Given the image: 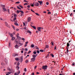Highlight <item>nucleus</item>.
Listing matches in <instances>:
<instances>
[{
    "mask_svg": "<svg viewBox=\"0 0 75 75\" xmlns=\"http://www.w3.org/2000/svg\"><path fill=\"white\" fill-rule=\"evenodd\" d=\"M47 67H48V66L47 65H43L42 67V69H47Z\"/></svg>",
    "mask_w": 75,
    "mask_h": 75,
    "instance_id": "obj_1",
    "label": "nucleus"
},
{
    "mask_svg": "<svg viewBox=\"0 0 75 75\" xmlns=\"http://www.w3.org/2000/svg\"><path fill=\"white\" fill-rule=\"evenodd\" d=\"M31 18L30 17H29L27 18V20L28 22H30L31 21Z\"/></svg>",
    "mask_w": 75,
    "mask_h": 75,
    "instance_id": "obj_2",
    "label": "nucleus"
},
{
    "mask_svg": "<svg viewBox=\"0 0 75 75\" xmlns=\"http://www.w3.org/2000/svg\"><path fill=\"white\" fill-rule=\"evenodd\" d=\"M35 58L33 57V58H32L31 59V61L32 62H34V61H35Z\"/></svg>",
    "mask_w": 75,
    "mask_h": 75,
    "instance_id": "obj_3",
    "label": "nucleus"
},
{
    "mask_svg": "<svg viewBox=\"0 0 75 75\" xmlns=\"http://www.w3.org/2000/svg\"><path fill=\"white\" fill-rule=\"evenodd\" d=\"M14 23H14V24H15V25H17V26H18V23H17V21H14Z\"/></svg>",
    "mask_w": 75,
    "mask_h": 75,
    "instance_id": "obj_4",
    "label": "nucleus"
},
{
    "mask_svg": "<svg viewBox=\"0 0 75 75\" xmlns=\"http://www.w3.org/2000/svg\"><path fill=\"white\" fill-rule=\"evenodd\" d=\"M2 9L4 12V11H7V9H6V8H2Z\"/></svg>",
    "mask_w": 75,
    "mask_h": 75,
    "instance_id": "obj_5",
    "label": "nucleus"
},
{
    "mask_svg": "<svg viewBox=\"0 0 75 75\" xmlns=\"http://www.w3.org/2000/svg\"><path fill=\"white\" fill-rule=\"evenodd\" d=\"M38 55L37 54H36V55L33 54L32 55V57H33V58H35L36 57H37Z\"/></svg>",
    "mask_w": 75,
    "mask_h": 75,
    "instance_id": "obj_6",
    "label": "nucleus"
},
{
    "mask_svg": "<svg viewBox=\"0 0 75 75\" xmlns=\"http://www.w3.org/2000/svg\"><path fill=\"white\" fill-rule=\"evenodd\" d=\"M18 45H19V46H22V45H23V44L22 43L19 42L18 43Z\"/></svg>",
    "mask_w": 75,
    "mask_h": 75,
    "instance_id": "obj_7",
    "label": "nucleus"
},
{
    "mask_svg": "<svg viewBox=\"0 0 75 75\" xmlns=\"http://www.w3.org/2000/svg\"><path fill=\"white\" fill-rule=\"evenodd\" d=\"M8 34L9 35H10L11 37H14L13 35V34H12L11 33H9Z\"/></svg>",
    "mask_w": 75,
    "mask_h": 75,
    "instance_id": "obj_8",
    "label": "nucleus"
},
{
    "mask_svg": "<svg viewBox=\"0 0 75 75\" xmlns=\"http://www.w3.org/2000/svg\"><path fill=\"white\" fill-rule=\"evenodd\" d=\"M41 27H39L37 28V29L39 31H41Z\"/></svg>",
    "mask_w": 75,
    "mask_h": 75,
    "instance_id": "obj_9",
    "label": "nucleus"
},
{
    "mask_svg": "<svg viewBox=\"0 0 75 75\" xmlns=\"http://www.w3.org/2000/svg\"><path fill=\"white\" fill-rule=\"evenodd\" d=\"M38 2L40 3V5H42V1H38Z\"/></svg>",
    "mask_w": 75,
    "mask_h": 75,
    "instance_id": "obj_10",
    "label": "nucleus"
},
{
    "mask_svg": "<svg viewBox=\"0 0 75 75\" xmlns=\"http://www.w3.org/2000/svg\"><path fill=\"white\" fill-rule=\"evenodd\" d=\"M35 6H39V3H38V2L35 3Z\"/></svg>",
    "mask_w": 75,
    "mask_h": 75,
    "instance_id": "obj_11",
    "label": "nucleus"
},
{
    "mask_svg": "<svg viewBox=\"0 0 75 75\" xmlns=\"http://www.w3.org/2000/svg\"><path fill=\"white\" fill-rule=\"evenodd\" d=\"M27 32L28 33H29L30 35H31V32L30 31L28 30L27 31Z\"/></svg>",
    "mask_w": 75,
    "mask_h": 75,
    "instance_id": "obj_12",
    "label": "nucleus"
},
{
    "mask_svg": "<svg viewBox=\"0 0 75 75\" xmlns=\"http://www.w3.org/2000/svg\"><path fill=\"white\" fill-rule=\"evenodd\" d=\"M15 47L17 49V48H18L19 46H18V45H16L15 46Z\"/></svg>",
    "mask_w": 75,
    "mask_h": 75,
    "instance_id": "obj_13",
    "label": "nucleus"
},
{
    "mask_svg": "<svg viewBox=\"0 0 75 75\" xmlns=\"http://www.w3.org/2000/svg\"><path fill=\"white\" fill-rule=\"evenodd\" d=\"M16 37L17 38H18V39H19V40H20L21 39V38L20 36H17Z\"/></svg>",
    "mask_w": 75,
    "mask_h": 75,
    "instance_id": "obj_14",
    "label": "nucleus"
},
{
    "mask_svg": "<svg viewBox=\"0 0 75 75\" xmlns=\"http://www.w3.org/2000/svg\"><path fill=\"white\" fill-rule=\"evenodd\" d=\"M20 60H21V61H20L21 62H22L23 61V57L22 56L21 57Z\"/></svg>",
    "mask_w": 75,
    "mask_h": 75,
    "instance_id": "obj_15",
    "label": "nucleus"
},
{
    "mask_svg": "<svg viewBox=\"0 0 75 75\" xmlns=\"http://www.w3.org/2000/svg\"><path fill=\"white\" fill-rule=\"evenodd\" d=\"M5 23L6 24V26H7V27H9V25H8V24H7V23L6 22H5Z\"/></svg>",
    "mask_w": 75,
    "mask_h": 75,
    "instance_id": "obj_16",
    "label": "nucleus"
},
{
    "mask_svg": "<svg viewBox=\"0 0 75 75\" xmlns=\"http://www.w3.org/2000/svg\"><path fill=\"white\" fill-rule=\"evenodd\" d=\"M15 60L16 61H18V60H20V59L18 58H15Z\"/></svg>",
    "mask_w": 75,
    "mask_h": 75,
    "instance_id": "obj_17",
    "label": "nucleus"
},
{
    "mask_svg": "<svg viewBox=\"0 0 75 75\" xmlns=\"http://www.w3.org/2000/svg\"><path fill=\"white\" fill-rule=\"evenodd\" d=\"M16 68L17 69H19L20 67H19V65H17L16 67Z\"/></svg>",
    "mask_w": 75,
    "mask_h": 75,
    "instance_id": "obj_18",
    "label": "nucleus"
},
{
    "mask_svg": "<svg viewBox=\"0 0 75 75\" xmlns=\"http://www.w3.org/2000/svg\"><path fill=\"white\" fill-rule=\"evenodd\" d=\"M45 48H49V46L48 45H45Z\"/></svg>",
    "mask_w": 75,
    "mask_h": 75,
    "instance_id": "obj_19",
    "label": "nucleus"
},
{
    "mask_svg": "<svg viewBox=\"0 0 75 75\" xmlns=\"http://www.w3.org/2000/svg\"><path fill=\"white\" fill-rule=\"evenodd\" d=\"M33 28L35 29V30H36V27L34 26H32Z\"/></svg>",
    "mask_w": 75,
    "mask_h": 75,
    "instance_id": "obj_20",
    "label": "nucleus"
},
{
    "mask_svg": "<svg viewBox=\"0 0 75 75\" xmlns=\"http://www.w3.org/2000/svg\"><path fill=\"white\" fill-rule=\"evenodd\" d=\"M11 26L13 28V29H14V30H16V29H15V27H14V25H12Z\"/></svg>",
    "mask_w": 75,
    "mask_h": 75,
    "instance_id": "obj_21",
    "label": "nucleus"
},
{
    "mask_svg": "<svg viewBox=\"0 0 75 75\" xmlns=\"http://www.w3.org/2000/svg\"><path fill=\"white\" fill-rule=\"evenodd\" d=\"M1 7H3V8H5V5H1Z\"/></svg>",
    "mask_w": 75,
    "mask_h": 75,
    "instance_id": "obj_22",
    "label": "nucleus"
},
{
    "mask_svg": "<svg viewBox=\"0 0 75 75\" xmlns=\"http://www.w3.org/2000/svg\"><path fill=\"white\" fill-rule=\"evenodd\" d=\"M11 40H12V41H14V40H15V38L12 37V38L11 39Z\"/></svg>",
    "mask_w": 75,
    "mask_h": 75,
    "instance_id": "obj_23",
    "label": "nucleus"
},
{
    "mask_svg": "<svg viewBox=\"0 0 75 75\" xmlns=\"http://www.w3.org/2000/svg\"><path fill=\"white\" fill-rule=\"evenodd\" d=\"M8 13L9 14H10V10H9V9H7Z\"/></svg>",
    "mask_w": 75,
    "mask_h": 75,
    "instance_id": "obj_24",
    "label": "nucleus"
},
{
    "mask_svg": "<svg viewBox=\"0 0 75 75\" xmlns=\"http://www.w3.org/2000/svg\"><path fill=\"white\" fill-rule=\"evenodd\" d=\"M19 7H21V8H23V6H22L21 5H19Z\"/></svg>",
    "mask_w": 75,
    "mask_h": 75,
    "instance_id": "obj_25",
    "label": "nucleus"
},
{
    "mask_svg": "<svg viewBox=\"0 0 75 75\" xmlns=\"http://www.w3.org/2000/svg\"><path fill=\"white\" fill-rule=\"evenodd\" d=\"M40 52H44V50H40Z\"/></svg>",
    "mask_w": 75,
    "mask_h": 75,
    "instance_id": "obj_26",
    "label": "nucleus"
},
{
    "mask_svg": "<svg viewBox=\"0 0 75 75\" xmlns=\"http://www.w3.org/2000/svg\"><path fill=\"white\" fill-rule=\"evenodd\" d=\"M11 45V42H10L9 43V45H8L9 47H10Z\"/></svg>",
    "mask_w": 75,
    "mask_h": 75,
    "instance_id": "obj_27",
    "label": "nucleus"
},
{
    "mask_svg": "<svg viewBox=\"0 0 75 75\" xmlns=\"http://www.w3.org/2000/svg\"><path fill=\"white\" fill-rule=\"evenodd\" d=\"M33 54H34L35 55L37 54V52L35 51L33 52Z\"/></svg>",
    "mask_w": 75,
    "mask_h": 75,
    "instance_id": "obj_28",
    "label": "nucleus"
},
{
    "mask_svg": "<svg viewBox=\"0 0 75 75\" xmlns=\"http://www.w3.org/2000/svg\"><path fill=\"white\" fill-rule=\"evenodd\" d=\"M20 12H21V13L22 14L24 13V12H23V11H22L20 10Z\"/></svg>",
    "mask_w": 75,
    "mask_h": 75,
    "instance_id": "obj_29",
    "label": "nucleus"
},
{
    "mask_svg": "<svg viewBox=\"0 0 75 75\" xmlns=\"http://www.w3.org/2000/svg\"><path fill=\"white\" fill-rule=\"evenodd\" d=\"M31 47H32V48H34V45H31Z\"/></svg>",
    "mask_w": 75,
    "mask_h": 75,
    "instance_id": "obj_30",
    "label": "nucleus"
},
{
    "mask_svg": "<svg viewBox=\"0 0 75 75\" xmlns=\"http://www.w3.org/2000/svg\"><path fill=\"white\" fill-rule=\"evenodd\" d=\"M35 14L37 15V16H40V14H39L38 13H35Z\"/></svg>",
    "mask_w": 75,
    "mask_h": 75,
    "instance_id": "obj_31",
    "label": "nucleus"
},
{
    "mask_svg": "<svg viewBox=\"0 0 75 75\" xmlns=\"http://www.w3.org/2000/svg\"><path fill=\"white\" fill-rule=\"evenodd\" d=\"M21 39L22 40H23V41H25V39L24 38H22Z\"/></svg>",
    "mask_w": 75,
    "mask_h": 75,
    "instance_id": "obj_32",
    "label": "nucleus"
},
{
    "mask_svg": "<svg viewBox=\"0 0 75 75\" xmlns=\"http://www.w3.org/2000/svg\"><path fill=\"white\" fill-rule=\"evenodd\" d=\"M25 62L26 63H28V60H26V61H25Z\"/></svg>",
    "mask_w": 75,
    "mask_h": 75,
    "instance_id": "obj_33",
    "label": "nucleus"
},
{
    "mask_svg": "<svg viewBox=\"0 0 75 75\" xmlns=\"http://www.w3.org/2000/svg\"><path fill=\"white\" fill-rule=\"evenodd\" d=\"M5 61L6 64H7V60H6V59H5Z\"/></svg>",
    "mask_w": 75,
    "mask_h": 75,
    "instance_id": "obj_34",
    "label": "nucleus"
},
{
    "mask_svg": "<svg viewBox=\"0 0 75 75\" xmlns=\"http://www.w3.org/2000/svg\"><path fill=\"white\" fill-rule=\"evenodd\" d=\"M20 73V71H19L18 72V74L17 75H19V74Z\"/></svg>",
    "mask_w": 75,
    "mask_h": 75,
    "instance_id": "obj_35",
    "label": "nucleus"
},
{
    "mask_svg": "<svg viewBox=\"0 0 75 75\" xmlns=\"http://www.w3.org/2000/svg\"><path fill=\"white\" fill-rule=\"evenodd\" d=\"M15 4H20V2H19V1L15 3Z\"/></svg>",
    "mask_w": 75,
    "mask_h": 75,
    "instance_id": "obj_36",
    "label": "nucleus"
},
{
    "mask_svg": "<svg viewBox=\"0 0 75 75\" xmlns=\"http://www.w3.org/2000/svg\"><path fill=\"white\" fill-rule=\"evenodd\" d=\"M30 4L32 7H34V4Z\"/></svg>",
    "mask_w": 75,
    "mask_h": 75,
    "instance_id": "obj_37",
    "label": "nucleus"
},
{
    "mask_svg": "<svg viewBox=\"0 0 75 75\" xmlns=\"http://www.w3.org/2000/svg\"><path fill=\"white\" fill-rule=\"evenodd\" d=\"M75 62H74L72 64V65H73V66L75 65Z\"/></svg>",
    "mask_w": 75,
    "mask_h": 75,
    "instance_id": "obj_38",
    "label": "nucleus"
},
{
    "mask_svg": "<svg viewBox=\"0 0 75 75\" xmlns=\"http://www.w3.org/2000/svg\"><path fill=\"white\" fill-rule=\"evenodd\" d=\"M20 11H19L18 10H17V13H20Z\"/></svg>",
    "mask_w": 75,
    "mask_h": 75,
    "instance_id": "obj_39",
    "label": "nucleus"
},
{
    "mask_svg": "<svg viewBox=\"0 0 75 75\" xmlns=\"http://www.w3.org/2000/svg\"><path fill=\"white\" fill-rule=\"evenodd\" d=\"M67 47H69V44H68V43H67Z\"/></svg>",
    "mask_w": 75,
    "mask_h": 75,
    "instance_id": "obj_40",
    "label": "nucleus"
},
{
    "mask_svg": "<svg viewBox=\"0 0 75 75\" xmlns=\"http://www.w3.org/2000/svg\"><path fill=\"white\" fill-rule=\"evenodd\" d=\"M16 20V17H15L14 18H13V21H15Z\"/></svg>",
    "mask_w": 75,
    "mask_h": 75,
    "instance_id": "obj_41",
    "label": "nucleus"
},
{
    "mask_svg": "<svg viewBox=\"0 0 75 75\" xmlns=\"http://www.w3.org/2000/svg\"><path fill=\"white\" fill-rule=\"evenodd\" d=\"M51 55L52 57H53V58L54 57V55H53V54H51Z\"/></svg>",
    "mask_w": 75,
    "mask_h": 75,
    "instance_id": "obj_42",
    "label": "nucleus"
},
{
    "mask_svg": "<svg viewBox=\"0 0 75 75\" xmlns=\"http://www.w3.org/2000/svg\"><path fill=\"white\" fill-rule=\"evenodd\" d=\"M13 57H16V54H13Z\"/></svg>",
    "mask_w": 75,
    "mask_h": 75,
    "instance_id": "obj_43",
    "label": "nucleus"
},
{
    "mask_svg": "<svg viewBox=\"0 0 75 75\" xmlns=\"http://www.w3.org/2000/svg\"><path fill=\"white\" fill-rule=\"evenodd\" d=\"M24 71L25 72H26V71H27V69H26V68L24 69Z\"/></svg>",
    "mask_w": 75,
    "mask_h": 75,
    "instance_id": "obj_44",
    "label": "nucleus"
},
{
    "mask_svg": "<svg viewBox=\"0 0 75 75\" xmlns=\"http://www.w3.org/2000/svg\"><path fill=\"white\" fill-rule=\"evenodd\" d=\"M30 52H31V51H29V52H28V54H29Z\"/></svg>",
    "mask_w": 75,
    "mask_h": 75,
    "instance_id": "obj_45",
    "label": "nucleus"
},
{
    "mask_svg": "<svg viewBox=\"0 0 75 75\" xmlns=\"http://www.w3.org/2000/svg\"><path fill=\"white\" fill-rule=\"evenodd\" d=\"M27 4H28L27 3H25L24 4V5L25 6V5H27Z\"/></svg>",
    "mask_w": 75,
    "mask_h": 75,
    "instance_id": "obj_46",
    "label": "nucleus"
},
{
    "mask_svg": "<svg viewBox=\"0 0 75 75\" xmlns=\"http://www.w3.org/2000/svg\"><path fill=\"white\" fill-rule=\"evenodd\" d=\"M37 53H38V54H39V53H40V51L39 50L37 51Z\"/></svg>",
    "mask_w": 75,
    "mask_h": 75,
    "instance_id": "obj_47",
    "label": "nucleus"
},
{
    "mask_svg": "<svg viewBox=\"0 0 75 75\" xmlns=\"http://www.w3.org/2000/svg\"><path fill=\"white\" fill-rule=\"evenodd\" d=\"M51 43L52 44V45L53 46H54V43L52 42Z\"/></svg>",
    "mask_w": 75,
    "mask_h": 75,
    "instance_id": "obj_48",
    "label": "nucleus"
},
{
    "mask_svg": "<svg viewBox=\"0 0 75 75\" xmlns=\"http://www.w3.org/2000/svg\"><path fill=\"white\" fill-rule=\"evenodd\" d=\"M17 8H18V9H20V8L18 6H17Z\"/></svg>",
    "mask_w": 75,
    "mask_h": 75,
    "instance_id": "obj_49",
    "label": "nucleus"
},
{
    "mask_svg": "<svg viewBox=\"0 0 75 75\" xmlns=\"http://www.w3.org/2000/svg\"><path fill=\"white\" fill-rule=\"evenodd\" d=\"M24 2H26L27 3H28V1H27L25 0H24Z\"/></svg>",
    "mask_w": 75,
    "mask_h": 75,
    "instance_id": "obj_50",
    "label": "nucleus"
},
{
    "mask_svg": "<svg viewBox=\"0 0 75 75\" xmlns=\"http://www.w3.org/2000/svg\"><path fill=\"white\" fill-rule=\"evenodd\" d=\"M25 51H28V49H27V48H25Z\"/></svg>",
    "mask_w": 75,
    "mask_h": 75,
    "instance_id": "obj_51",
    "label": "nucleus"
},
{
    "mask_svg": "<svg viewBox=\"0 0 75 75\" xmlns=\"http://www.w3.org/2000/svg\"><path fill=\"white\" fill-rule=\"evenodd\" d=\"M14 17H17V15H16V14H14Z\"/></svg>",
    "mask_w": 75,
    "mask_h": 75,
    "instance_id": "obj_52",
    "label": "nucleus"
},
{
    "mask_svg": "<svg viewBox=\"0 0 75 75\" xmlns=\"http://www.w3.org/2000/svg\"><path fill=\"white\" fill-rule=\"evenodd\" d=\"M8 74H11V72H8Z\"/></svg>",
    "mask_w": 75,
    "mask_h": 75,
    "instance_id": "obj_53",
    "label": "nucleus"
},
{
    "mask_svg": "<svg viewBox=\"0 0 75 75\" xmlns=\"http://www.w3.org/2000/svg\"><path fill=\"white\" fill-rule=\"evenodd\" d=\"M48 4H49V3H48V2H46V5H48Z\"/></svg>",
    "mask_w": 75,
    "mask_h": 75,
    "instance_id": "obj_54",
    "label": "nucleus"
},
{
    "mask_svg": "<svg viewBox=\"0 0 75 75\" xmlns=\"http://www.w3.org/2000/svg\"><path fill=\"white\" fill-rule=\"evenodd\" d=\"M18 54H15V56H18Z\"/></svg>",
    "mask_w": 75,
    "mask_h": 75,
    "instance_id": "obj_55",
    "label": "nucleus"
},
{
    "mask_svg": "<svg viewBox=\"0 0 75 75\" xmlns=\"http://www.w3.org/2000/svg\"><path fill=\"white\" fill-rule=\"evenodd\" d=\"M37 67V66H36L34 67V69H35Z\"/></svg>",
    "mask_w": 75,
    "mask_h": 75,
    "instance_id": "obj_56",
    "label": "nucleus"
},
{
    "mask_svg": "<svg viewBox=\"0 0 75 75\" xmlns=\"http://www.w3.org/2000/svg\"><path fill=\"white\" fill-rule=\"evenodd\" d=\"M21 17H22V16H24V15L22 13H21Z\"/></svg>",
    "mask_w": 75,
    "mask_h": 75,
    "instance_id": "obj_57",
    "label": "nucleus"
},
{
    "mask_svg": "<svg viewBox=\"0 0 75 75\" xmlns=\"http://www.w3.org/2000/svg\"><path fill=\"white\" fill-rule=\"evenodd\" d=\"M27 44H25V47H27Z\"/></svg>",
    "mask_w": 75,
    "mask_h": 75,
    "instance_id": "obj_58",
    "label": "nucleus"
},
{
    "mask_svg": "<svg viewBox=\"0 0 75 75\" xmlns=\"http://www.w3.org/2000/svg\"><path fill=\"white\" fill-rule=\"evenodd\" d=\"M15 42H17V41L16 40H14Z\"/></svg>",
    "mask_w": 75,
    "mask_h": 75,
    "instance_id": "obj_59",
    "label": "nucleus"
},
{
    "mask_svg": "<svg viewBox=\"0 0 75 75\" xmlns=\"http://www.w3.org/2000/svg\"><path fill=\"white\" fill-rule=\"evenodd\" d=\"M16 31H19V29H17L16 30Z\"/></svg>",
    "mask_w": 75,
    "mask_h": 75,
    "instance_id": "obj_60",
    "label": "nucleus"
},
{
    "mask_svg": "<svg viewBox=\"0 0 75 75\" xmlns=\"http://www.w3.org/2000/svg\"><path fill=\"white\" fill-rule=\"evenodd\" d=\"M27 7H28V8H30V6L29 5L27 6Z\"/></svg>",
    "mask_w": 75,
    "mask_h": 75,
    "instance_id": "obj_61",
    "label": "nucleus"
},
{
    "mask_svg": "<svg viewBox=\"0 0 75 75\" xmlns=\"http://www.w3.org/2000/svg\"><path fill=\"white\" fill-rule=\"evenodd\" d=\"M19 36V33H18L17 35H16V37Z\"/></svg>",
    "mask_w": 75,
    "mask_h": 75,
    "instance_id": "obj_62",
    "label": "nucleus"
},
{
    "mask_svg": "<svg viewBox=\"0 0 75 75\" xmlns=\"http://www.w3.org/2000/svg\"><path fill=\"white\" fill-rule=\"evenodd\" d=\"M28 43V42L27 41V42H25V44H27V43Z\"/></svg>",
    "mask_w": 75,
    "mask_h": 75,
    "instance_id": "obj_63",
    "label": "nucleus"
},
{
    "mask_svg": "<svg viewBox=\"0 0 75 75\" xmlns=\"http://www.w3.org/2000/svg\"><path fill=\"white\" fill-rule=\"evenodd\" d=\"M31 75H34V72Z\"/></svg>",
    "mask_w": 75,
    "mask_h": 75,
    "instance_id": "obj_64",
    "label": "nucleus"
}]
</instances>
